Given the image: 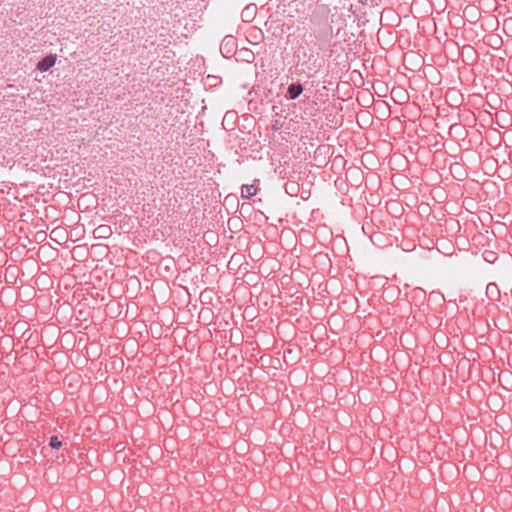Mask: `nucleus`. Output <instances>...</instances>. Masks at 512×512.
<instances>
[{
  "label": "nucleus",
  "instance_id": "nucleus-4",
  "mask_svg": "<svg viewBox=\"0 0 512 512\" xmlns=\"http://www.w3.org/2000/svg\"><path fill=\"white\" fill-rule=\"evenodd\" d=\"M95 238L106 239L112 235V229L108 225H99L93 231Z\"/></svg>",
  "mask_w": 512,
  "mask_h": 512
},
{
  "label": "nucleus",
  "instance_id": "nucleus-9",
  "mask_svg": "<svg viewBox=\"0 0 512 512\" xmlns=\"http://www.w3.org/2000/svg\"><path fill=\"white\" fill-rule=\"evenodd\" d=\"M483 257H484V260L489 262V263H494L495 260L497 259V255L493 251H485L483 253Z\"/></svg>",
  "mask_w": 512,
  "mask_h": 512
},
{
  "label": "nucleus",
  "instance_id": "nucleus-1",
  "mask_svg": "<svg viewBox=\"0 0 512 512\" xmlns=\"http://www.w3.org/2000/svg\"><path fill=\"white\" fill-rule=\"evenodd\" d=\"M56 55L54 54H48L45 57H43L36 65L37 70L40 72H46L50 68H52L56 63Z\"/></svg>",
  "mask_w": 512,
  "mask_h": 512
},
{
  "label": "nucleus",
  "instance_id": "nucleus-2",
  "mask_svg": "<svg viewBox=\"0 0 512 512\" xmlns=\"http://www.w3.org/2000/svg\"><path fill=\"white\" fill-rule=\"evenodd\" d=\"M302 92H303V86L301 83H299V82L291 83L287 87L286 98L289 100H295L301 95Z\"/></svg>",
  "mask_w": 512,
  "mask_h": 512
},
{
  "label": "nucleus",
  "instance_id": "nucleus-11",
  "mask_svg": "<svg viewBox=\"0 0 512 512\" xmlns=\"http://www.w3.org/2000/svg\"><path fill=\"white\" fill-rule=\"evenodd\" d=\"M234 117V113L233 112H227L223 118V124L225 123V121L228 120V118H233Z\"/></svg>",
  "mask_w": 512,
  "mask_h": 512
},
{
  "label": "nucleus",
  "instance_id": "nucleus-3",
  "mask_svg": "<svg viewBox=\"0 0 512 512\" xmlns=\"http://www.w3.org/2000/svg\"><path fill=\"white\" fill-rule=\"evenodd\" d=\"M257 13L256 4L247 5L241 12V18L244 22L250 23L254 20Z\"/></svg>",
  "mask_w": 512,
  "mask_h": 512
},
{
  "label": "nucleus",
  "instance_id": "nucleus-5",
  "mask_svg": "<svg viewBox=\"0 0 512 512\" xmlns=\"http://www.w3.org/2000/svg\"><path fill=\"white\" fill-rule=\"evenodd\" d=\"M486 296L490 300H497L500 297V290L495 283H489L486 286Z\"/></svg>",
  "mask_w": 512,
  "mask_h": 512
},
{
  "label": "nucleus",
  "instance_id": "nucleus-8",
  "mask_svg": "<svg viewBox=\"0 0 512 512\" xmlns=\"http://www.w3.org/2000/svg\"><path fill=\"white\" fill-rule=\"evenodd\" d=\"M49 446L52 448V449H55V450H58L61 448L62 446V441L58 438V436L54 435V436H51L50 437V440H49Z\"/></svg>",
  "mask_w": 512,
  "mask_h": 512
},
{
  "label": "nucleus",
  "instance_id": "nucleus-12",
  "mask_svg": "<svg viewBox=\"0 0 512 512\" xmlns=\"http://www.w3.org/2000/svg\"><path fill=\"white\" fill-rule=\"evenodd\" d=\"M358 1L361 2V3H364L366 0H358Z\"/></svg>",
  "mask_w": 512,
  "mask_h": 512
},
{
  "label": "nucleus",
  "instance_id": "nucleus-7",
  "mask_svg": "<svg viewBox=\"0 0 512 512\" xmlns=\"http://www.w3.org/2000/svg\"><path fill=\"white\" fill-rule=\"evenodd\" d=\"M429 301L435 302V303H441L445 301L444 295L440 291H432L429 294Z\"/></svg>",
  "mask_w": 512,
  "mask_h": 512
},
{
  "label": "nucleus",
  "instance_id": "nucleus-6",
  "mask_svg": "<svg viewBox=\"0 0 512 512\" xmlns=\"http://www.w3.org/2000/svg\"><path fill=\"white\" fill-rule=\"evenodd\" d=\"M257 188L254 185H243L241 187V196L246 199H250L256 194Z\"/></svg>",
  "mask_w": 512,
  "mask_h": 512
},
{
  "label": "nucleus",
  "instance_id": "nucleus-10",
  "mask_svg": "<svg viewBox=\"0 0 512 512\" xmlns=\"http://www.w3.org/2000/svg\"><path fill=\"white\" fill-rule=\"evenodd\" d=\"M414 298L420 299L425 297V291L421 288H416L413 290Z\"/></svg>",
  "mask_w": 512,
  "mask_h": 512
}]
</instances>
